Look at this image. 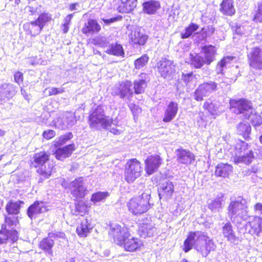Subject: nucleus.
<instances>
[{
    "mask_svg": "<svg viewBox=\"0 0 262 262\" xmlns=\"http://www.w3.org/2000/svg\"><path fill=\"white\" fill-rule=\"evenodd\" d=\"M227 214L234 224H241L247 220L250 215L246 200L242 197L231 200L227 207Z\"/></svg>",
    "mask_w": 262,
    "mask_h": 262,
    "instance_id": "obj_1",
    "label": "nucleus"
},
{
    "mask_svg": "<svg viewBox=\"0 0 262 262\" xmlns=\"http://www.w3.org/2000/svg\"><path fill=\"white\" fill-rule=\"evenodd\" d=\"M231 109L235 114H243L245 119L250 120L255 125L262 123L261 117L253 113V108L251 103L244 99L234 100L230 101Z\"/></svg>",
    "mask_w": 262,
    "mask_h": 262,
    "instance_id": "obj_2",
    "label": "nucleus"
},
{
    "mask_svg": "<svg viewBox=\"0 0 262 262\" xmlns=\"http://www.w3.org/2000/svg\"><path fill=\"white\" fill-rule=\"evenodd\" d=\"M215 51L214 46H204L200 53L189 54V63L196 69H200L205 64L209 65L214 60Z\"/></svg>",
    "mask_w": 262,
    "mask_h": 262,
    "instance_id": "obj_3",
    "label": "nucleus"
},
{
    "mask_svg": "<svg viewBox=\"0 0 262 262\" xmlns=\"http://www.w3.org/2000/svg\"><path fill=\"white\" fill-rule=\"evenodd\" d=\"M89 119L90 126L93 129H108L112 123V119L105 115L104 108L101 105L97 106L89 115Z\"/></svg>",
    "mask_w": 262,
    "mask_h": 262,
    "instance_id": "obj_4",
    "label": "nucleus"
},
{
    "mask_svg": "<svg viewBox=\"0 0 262 262\" xmlns=\"http://www.w3.org/2000/svg\"><path fill=\"white\" fill-rule=\"evenodd\" d=\"M150 195L143 193L141 195L132 199L127 203L129 211L135 215L146 212L149 208Z\"/></svg>",
    "mask_w": 262,
    "mask_h": 262,
    "instance_id": "obj_5",
    "label": "nucleus"
},
{
    "mask_svg": "<svg viewBox=\"0 0 262 262\" xmlns=\"http://www.w3.org/2000/svg\"><path fill=\"white\" fill-rule=\"evenodd\" d=\"M33 158L34 161L32 163L33 165L36 167H40L37 170L38 173L45 179L49 178L53 170L52 166L49 165L48 167L47 168L45 165L49 160V155L45 152H40L35 154Z\"/></svg>",
    "mask_w": 262,
    "mask_h": 262,
    "instance_id": "obj_6",
    "label": "nucleus"
},
{
    "mask_svg": "<svg viewBox=\"0 0 262 262\" xmlns=\"http://www.w3.org/2000/svg\"><path fill=\"white\" fill-rule=\"evenodd\" d=\"M142 168L140 162L136 159L129 160L126 164L124 178L128 183L133 182L141 176Z\"/></svg>",
    "mask_w": 262,
    "mask_h": 262,
    "instance_id": "obj_7",
    "label": "nucleus"
},
{
    "mask_svg": "<svg viewBox=\"0 0 262 262\" xmlns=\"http://www.w3.org/2000/svg\"><path fill=\"white\" fill-rule=\"evenodd\" d=\"M17 216H6L5 223L3 224L0 233L4 234L8 238H10L13 242H15L18 238L17 231L13 229V226H15L18 223Z\"/></svg>",
    "mask_w": 262,
    "mask_h": 262,
    "instance_id": "obj_8",
    "label": "nucleus"
},
{
    "mask_svg": "<svg viewBox=\"0 0 262 262\" xmlns=\"http://www.w3.org/2000/svg\"><path fill=\"white\" fill-rule=\"evenodd\" d=\"M206 238L204 233L197 231L190 232L187 238L184 241L183 250L185 252H188L194 246L196 249V246H200L201 243H203Z\"/></svg>",
    "mask_w": 262,
    "mask_h": 262,
    "instance_id": "obj_9",
    "label": "nucleus"
},
{
    "mask_svg": "<svg viewBox=\"0 0 262 262\" xmlns=\"http://www.w3.org/2000/svg\"><path fill=\"white\" fill-rule=\"evenodd\" d=\"M157 69L162 77L168 79L172 78L176 72L173 62L166 58H162L157 63Z\"/></svg>",
    "mask_w": 262,
    "mask_h": 262,
    "instance_id": "obj_10",
    "label": "nucleus"
},
{
    "mask_svg": "<svg viewBox=\"0 0 262 262\" xmlns=\"http://www.w3.org/2000/svg\"><path fill=\"white\" fill-rule=\"evenodd\" d=\"M132 85L130 81H122L113 88L112 93L114 95L118 96L122 99L130 100L133 95L131 89Z\"/></svg>",
    "mask_w": 262,
    "mask_h": 262,
    "instance_id": "obj_11",
    "label": "nucleus"
},
{
    "mask_svg": "<svg viewBox=\"0 0 262 262\" xmlns=\"http://www.w3.org/2000/svg\"><path fill=\"white\" fill-rule=\"evenodd\" d=\"M216 87L217 84L211 81L201 84L194 92V99L197 101H202L204 97L208 96L215 91Z\"/></svg>",
    "mask_w": 262,
    "mask_h": 262,
    "instance_id": "obj_12",
    "label": "nucleus"
},
{
    "mask_svg": "<svg viewBox=\"0 0 262 262\" xmlns=\"http://www.w3.org/2000/svg\"><path fill=\"white\" fill-rule=\"evenodd\" d=\"M248 59L251 69L262 70V50L260 48L252 49L248 54Z\"/></svg>",
    "mask_w": 262,
    "mask_h": 262,
    "instance_id": "obj_13",
    "label": "nucleus"
},
{
    "mask_svg": "<svg viewBox=\"0 0 262 262\" xmlns=\"http://www.w3.org/2000/svg\"><path fill=\"white\" fill-rule=\"evenodd\" d=\"M248 144L245 142L241 143V147L239 148L238 155H236L234 158L235 163H243L249 164L252 162L254 159L253 152L251 149L247 148Z\"/></svg>",
    "mask_w": 262,
    "mask_h": 262,
    "instance_id": "obj_14",
    "label": "nucleus"
},
{
    "mask_svg": "<svg viewBox=\"0 0 262 262\" xmlns=\"http://www.w3.org/2000/svg\"><path fill=\"white\" fill-rule=\"evenodd\" d=\"M64 234L62 232L49 233L48 236L43 238L39 244L40 248L50 256H52V248L54 243V241L58 238H63Z\"/></svg>",
    "mask_w": 262,
    "mask_h": 262,
    "instance_id": "obj_15",
    "label": "nucleus"
},
{
    "mask_svg": "<svg viewBox=\"0 0 262 262\" xmlns=\"http://www.w3.org/2000/svg\"><path fill=\"white\" fill-rule=\"evenodd\" d=\"M108 233L119 245H121L125 238L129 236L127 228L124 226L122 227L119 224L112 225Z\"/></svg>",
    "mask_w": 262,
    "mask_h": 262,
    "instance_id": "obj_16",
    "label": "nucleus"
},
{
    "mask_svg": "<svg viewBox=\"0 0 262 262\" xmlns=\"http://www.w3.org/2000/svg\"><path fill=\"white\" fill-rule=\"evenodd\" d=\"M69 189L73 195L77 199L84 198L86 191L82 177L76 179L71 182L69 185Z\"/></svg>",
    "mask_w": 262,
    "mask_h": 262,
    "instance_id": "obj_17",
    "label": "nucleus"
},
{
    "mask_svg": "<svg viewBox=\"0 0 262 262\" xmlns=\"http://www.w3.org/2000/svg\"><path fill=\"white\" fill-rule=\"evenodd\" d=\"M48 210L47 203L37 201L28 208L27 214L32 220L35 219L38 214L44 213Z\"/></svg>",
    "mask_w": 262,
    "mask_h": 262,
    "instance_id": "obj_18",
    "label": "nucleus"
},
{
    "mask_svg": "<svg viewBox=\"0 0 262 262\" xmlns=\"http://www.w3.org/2000/svg\"><path fill=\"white\" fill-rule=\"evenodd\" d=\"M145 170L148 174L156 171L162 163V159L158 155L149 156L145 160Z\"/></svg>",
    "mask_w": 262,
    "mask_h": 262,
    "instance_id": "obj_19",
    "label": "nucleus"
},
{
    "mask_svg": "<svg viewBox=\"0 0 262 262\" xmlns=\"http://www.w3.org/2000/svg\"><path fill=\"white\" fill-rule=\"evenodd\" d=\"M15 86L10 83H4L0 85V100H9L16 94Z\"/></svg>",
    "mask_w": 262,
    "mask_h": 262,
    "instance_id": "obj_20",
    "label": "nucleus"
},
{
    "mask_svg": "<svg viewBox=\"0 0 262 262\" xmlns=\"http://www.w3.org/2000/svg\"><path fill=\"white\" fill-rule=\"evenodd\" d=\"M178 163L183 164H189L195 160L194 155L188 150L179 148L176 151Z\"/></svg>",
    "mask_w": 262,
    "mask_h": 262,
    "instance_id": "obj_21",
    "label": "nucleus"
},
{
    "mask_svg": "<svg viewBox=\"0 0 262 262\" xmlns=\"http://www.w3.org/2000/svg\"><path fill=\"white\" fill-rule=\"evenodd\" d=\"M174 192V186L173 183L167 181L163 183L158 190L159 196L160 199L168 200L171 198Z\"/></svg>",
    "mask_w": 262,
    "mask_h": 262,
    "instance_id": "obj_22",
    "label": "nucleus"
},
{
    "mask_svg": "<svg viewBox=\"0 0 262 262\" xmlns=\"http://www.w3.org/2000/svg\"><path fill=\"white\" fill-rule=\"evenodd\" d=\"M178 111V103L174 101L170 102L165 110L163 121L164 122L171 121L176 116Z\"/></svg>",
    "mask_w": 262,
    "mask_h": 262,
    "instance_id": "obj_23",
    "label": "nucleus"
},
{
    "mask_svg": "<svg viewBox=\"0 0 262 262\" xmlns=\"http://www.w3.org/2000/svg\"><path fill=\"white\" fill-rule=\"evenodd\" d=\"M222 232L225 238L229 242L233 244H237L238 238L235 235L233 230V227L230 222L224 224L222 228Z\"/></svg>",
    "mask_w": 262,
    "mask_h": 262,
    "instance_id": "obj_24",
    "label": "nucleus"
},
{
    "mask_svg": "<svg viewBox=\"0 0 262 262\" xmlns=\"http://www.w3.org/2000/svg\"><path fill=\"white\" fill-rule=\"evenodd\" d=\"M74 150H75L74 144H69L63 147L57 148L55 152V157L59 160L63 161L69 157Z\"/></svg>",
    "mask_w": 262,
    "mask_h": 262,
    "instance_id": "obj_25",
    "label": "nucleus"
},
{
    "mask_svg": "<svg viewBox=\"0 0 262 262\" xmlns=\"http://www.w3.org/2000/svg\"><path fill=\"white\" fill-rule=\"evenodd\" d=\"M100 30L101 26L98 22L96 20L90 19L85 24L82 31L83 33L89 36L98 33Z\"/></svg>",
    "mask_w": 262,
    "mask_h": 262,
    "instance_id": "obj_26",
    "label": "nucleus"
},
{
    "mask_svg": "<svg viewBox=\"0 0 262 262\" xmlns=\"http://www.w3.org/2000/svg\"><path fill=\"white\" fill-rule=\"evenodd\" d=\"M129 235L125 238L120 246L123 245L124 249L127 251L133 252L138 249L142 245L141 242L138 238H129Z\"/></svg>",
    "mask_w": 262,
    "mask_h": 262,
    "instance_id": "obj_27",
    "label": "nucleus"
},
{
    "mask_svg": "<svg viewBox=\"0 0 262 262\" xmlns=\"http://www.w3.org/2000/svg\"><path fill=\"white\" fill-rule=\"evenodd\" d=\"M223 197V195L221 194L217 195L213 199L208 200V208L214 212L220 211L225 204Z\"/></svg>",
    "mask_w": 262,
    "mask_h": 262,
    "instance_id": "obj_28",
    "label": "nucleus"
},
{
    "mask_svg": "<svg viewBox=\"0 0 262 262\" xmlns=\"http://www.w3.org/2000/svg\"><path fill=\"white\" fill-rule=\"evenodd\" d=\"M232 170L233 167L231 165L220 163L216 166L214 173L216 177L227 178Z\"/></svg>",
    "mask_w": 262,
    "mask_h": 262,
    "instance_id": "obj_29",
    "label": "nucleus"
},
{
    "mask_svg": "<svg viewBox=\"0 0 262 262\" xmlns=\"http://www.w3.org/2000/svg\"><path fill=\"white\" fill-rule=\"evenodd\" d=\"M137 0H121L117 9L120 13H129L137 6Z\"/></svg>",
    "mask_w": 262,
    "mask_h": 262,
    "instance_id": "obj_30",
    "label": "nucleus"
},
{
    "mask_svg": "<svg viewBox=\"0 0 262 262\" xmlns=\"http://www.w3.org/2000/svg\"><path fill=\"white\" fill-rule=\"evenodd\" d=\"M156 231V228L152 224L143 223L140 225L138 232L140 236L145 238L153 236Z\"/></svg>",
    "mask_w": 262,
    "mask_h": 262,
    "instance_id": "obj_31",
    "label": "nucleus"
},
{
    "mask_svg": "<svg viewBox=\"0 0 262 262\" xmlns=\"http://www.w3.org/2000/svg\"><path fill=\"white\" fill-rule=\"evenodd\" d=\"M129 38L133 43L143 45L147 40L148 36L138 30L133 31L129 35Z\"/></svg>",
    "mask_w": 262,
    "mask_h": 262,
    "instance_id": "obj_32",
    "label": "nucleus"
},
{
    "mask_svg": "<svg viewBox=\"0 0 262 262\" xmlns=\"http://www.w3.org/2000/svg\"><path fill=\"white\" fill-rule=\"evenodd\" d=\"M160 8V3L158 1L150 0L143 3V11L148 14H155Z\"/></svg>",
    "mask_w": 262,
    "mask_h": 262,
    "instance_id": "obj_33",
    "label": "nucleus"
},
{
    "mask_svg": "<svg viewBox=\"0 0 262 262\" xmlns=\"http://www.w3.org/2000/svg\"><path fill=\"white\" fill-rule=\"evenodd\" d=\"M92 229V226L90 224L89 220L84 219L81 221L80 225L77 226L76 232L79 236L85 237L90 232Z\"/></svg>",
    "mask_w": 262,
    "mask_h": 262,
    "instance_id": "obj_34",
    "label": "nucleus"
},
{
    "mask_svg": "<svg viewBox=\"0 0 262 262\" xmlns=\"http://www.w3.org/2000/svg\"><path fill=\"white\" fill-rule=\"evenodd\" d=\"M146 76V75L145 74L142 73L140 75V78L135 80L134 89L136 94H141L144 92L147 85Z\"/></svg>",
    "mask_w": 262,
    "mask_h": 262,
    "instance_id": "obj_35",
    "label": "nucleus"
},
{
    "mask_svg": "<svg viewBox=\"0 0 262 262\" xmlns=\"http://www.w3.org/2000/svg\"><path fill=\"white\" fill-rule=\"evenodd\" d=\"M221 6V11L224 14L231 16L235 12L233 0H223Z\"/></svg>",
    "mask_w": 262,
    "mask_h": 262,
    "instance_id": "obj_36",
    "label": "nucleus"
},
{
    "mask_svg": "<svg viewBox=\"0 0 262 262\" xmlns=\"http://www.w3.org/2000/svg\"><path fill=\"white\" fill-rule=\"evenodd\" d=\"M207 237L204 241L205 242V246H196V250L202 253V254L206 256L210 251L214 249V245L213 241L211 239H207Z\"/></svg>",
    "mask_w": 262,
    "mask_h": 262,
    "instance_id": "obj_37",
    "label": "nucleus"
},
{
    "mask_svg": "<svg viewBox=\"0 0 262 262\" xmlns=\"http://www.w3.org/2000/svg\"><path fill=\"white\" fill-rule=\"evenodd\" d=\"M20 202H10L8 203L6 206V210L8 215H5V216H16V215L19 212L20 207Z\"/></svg>",
    "mask_w": 262,
    "mask_h": 262,
    "instance_id": "obj_38",
    "label": "nucleus"
},
{
    "mask_svg": "<svg viewBox=\"0 0 262 262\" xmlns=\"http://www.w3.org/2000/svg\"><path fill=\"white\" fill-rule=\"evenodd\" d=\"M220 105L216 101H207L204 105L205 108L207 109L208 112L212 115H218L220 113Z\"/></svg>",
    "mask_w": 262,
    "mask_h": 262,
    "instance_id": "obj_39",
    "label": "nucleus"
},
{
    "mask_svg": "<svg viewBox=\"0 0 262 262\" xmlns=\"http://www.w3.org/2000/svg\"><path fill=\"white\" fill-rule=\"evenodd\" d=\"M251 132V126L248 122H241L237 125V132L247 139Z\"/></svg>",
    "mask_w": 262,
    "mask_h": 262,
    "instance_id": "obj_40",
    "label": "nucleus"
},
{
    "mask_svg": "<svg viewBox=\"0 0 262 262\" xmlns=\"http://www.w3.org/2000/svg\"><path fill=\"white\" fill-rule=\"evenodd\" d=\"M106 53L115 56H122L124 54L122 47L117 43H112L106 50Z\"/></svg>",
    "mask_w": 262,
    "mask_h": 262,
    "instance_id": "obj_41",
    "label": "nucleus"
},
{
    "mask_svg": "<svg viewBox=\"0 0 262 262\" xmlns=\"http://www.w3.org/2000/svg\"><path fill=\"white\" fill-rule=\"evenodd\" d=\"M259 224V217L258 216L255 217L252 222H249L247 226H249L251 228V229L249 231V233L251 234L258 235L261 232Z\"/></svg>",
    "mask_w": 262,
    "mask_h": 262,
    "instance_id": "obj_42",
    "label": "nucleus"
},
{
    "mask_svg": "<svg viewBox=\"0 0 262 262\" xmlns=\"http://www.w3.org/2000/svg\"><path fill=\"white\" fill-rule=\"evenodd\" d=\"M233 59V57L232 56H227L223 58L220 62L218 63L216 66V73L217 74H223L225 68H226L229 64L230 63V61Z\"/></svg>",
    "mask_w": 262,
    "mask_h": 262,
    "instance_id": "obj_43",
    "label": "nucleus"
},
{
    "mask_svg": "<svg viewBox=\"0 0 262 262\" xmlns=\"http://www.w3.org/2000/svg\"><path fill=\"white\" fill-rule=\"evenodd\" d=\"M109 195L107 192H101L99 191L93 193L92 195L91 201L94 204H96L97 203L100 202H103L105 201L106 197Z\"/></svg>",
    "mask_w": 262,
    "mask_h": 262,
    "instance_id": "obj_44",
    "label": "nucleus"
},
{
    "mask_svg": "<svg viewBox=\"0 0 262 262\" xmlns=\"http://www.w3.org/2000/svg\"><path fill=\"white\" fill-rule=\"evenodd\" d=\"M86 205L82 202H79L75 205V209L72 210V212L75 215H80L83 216L86 212Z\"/></svg>",
    "mask_w": 262,
    "mask_h": 262,
    "instance_id": "obj_45",
    "label": "nucleus"
},
{
    "mask_svg": "<svg viewBox=\"0 0 262 262\" xmlns=\"http://www.w3.org/2000/svg\"><path fill=\"white\" fill-rule=\"evenodd\" d=\"M199 28V26L195 24L191 23L188 27H187L184 32H181V35L182 38L185 39L190 37L192 33L196 31Z\"/></svg>",
    "mask_w": 262,
    "mask_h": 262,
    "instance_id": "obj_46",
    "label": "nucleus"
},
{
    "mask_svg": "<svg viewBox=\"0 0 262 262\" xmlns=\"http://www.w3.org/2000/svg\"><path fill=\"white\" fill-rule=\"evenodd\" d=\"M43 28L36 20L30 23V33L32 36H36L39 34Z\"/></svg>",
    "mask_w": 262,
    "mask_h": 262,
    "instance_id": "obj_47",
    "label": "nucleus"
},
{
    "mask_svg": "<svg viewBox=\"0 0 262 262\" xmlns=\"http://www.w3.org/2000/svg\"><path fill=\"white\" fill-rule=\"evenodd\" d=\"M51 15L49 13H42L38 16L36 20V21L43 28L46 24L51 20Z\"/></svg>",
    "mask_w": 262,
    "mask_h": 262,
    "instance_id": "obj_48",
    "label": "nucleus"
},
{
    "mask_svg": "<svg viewBox=\"0 0 262 262\" xmlns=\"http://www.w3.org/2000/svg\"><path fill=\"white\" fill-rule=\"evenodd\" d=\"M148 60V57L144 55L135 61L134 64L136 69H140L145 66Z\"/></svg>",
    "mask_w": 262,
    "mask_h": 262,
    "instance_id": "obj_49",
    "label": "nucleus"
},
{
    "mask_svg": "<svg viewBox=\"0 0 262 262\" xmlns=\"http://www.w3.org/2000/svg\"><path fill=\"white\" fill-rule=\"evenodd\" d=\"M72 137V134L69 133L68 134L60 136L58 140H56L54 142V145L56 147H58L61 145L64 144L67 141L70 140Z\"/></svg>",
    "mask_w": 262,
    "mask_h": 262,
    "instance_id": "obj_50",
    "label": "nucleus"
},
{
    "mask_svg": "<svg viewBox=\"0 0 262 262\" xmlns=\"http://www.w3.org/2000/svg\"><path fill=\"white\" fill-rule=\"evenodd\" d=\"M55 126L60 129H65L68 127L67 123L63 122L62 119L59 118L55 122Z\"/></svg>",
    "mask_w": 262,
    "mask_h": 262,
    "instance_id": "obj_51",
    "label": "nucleus"
},
{
    "mask_svg": "<svg viewBox=\"0 0 262 262\" xmlns=\"http://www.w3.org/2000/svg\"><path fill=\"white\" fill-rule=\"evenodd\" d=\"M43 137L47 140H49L55 136V132L53 130H48L43 132Z\"/></svg>",
    "mask_w": 262,
    "mask_h": 262,
    "instance_id": "obj_52",
    "label": "nucleus"
},
{
    "mask_svg": "<svg viewBox=\"0 0 262 262\" xmlns=\"http://www.w3.org/2000/svg\"><path fill=\"white\" fill-rule=\"evenodd\" d=\"M63 92L64 90L62 88H51L49 90V95H55L59 93H62Z\"/></svg>",
    "mask_w": 262,
    "mask_h": 262,
    "instance_id": "obj_53",
    "label": "nucleus"
},
{
    "mask_svg": "<svg viewBox=\"0 0 262 262\" xmlns=\"http://www.w3.org/2000/svg\"><path fill=\"white\" fill-rule=\"evenodd\" d=\"M194 35L197 36L200 41L204 40L208 36L205 28H203L200 33H196Z\"/></svg>",
    "mask_w": 262,
    "mask_h": 262,
    "instance_id": "obj_54",
    "label": "nucleus"
},
{
    "mask_svg": "<svg viewBox=\"0 0 262 262\" xmlns=\"http://www.w3.org/2000/svg\"><path fill=\"white\" fill-rule=\"evenodd\" d=\"M15 81L20 84L23 81V74L20 72H17L14 75Z\"/></svg>",
    "mask_w": 262,
    "mask_h": 262,
    "instance_id": "obj_55",
    "label": "nucleus"
},
{
    "mask_svg": "<svg viewBox=\"0 0 262 262\" xmlns=\"http://www.w3.org/2000/svg\"><path fill=\"white\" fill-rule=\"evenodd\" d=\"M66 119H67V123L68 126L73 125L76 122L75 117L71 114H69Z\"/></svg>",
    "mask_w": 262,
    "mask_h": 262,
    "instance_id": "obj_56",
    "label": "nucleus"
},
{
    "mask_svg": "<svg viewBox=\"0 0 262 262\" xmlns=\"http://www.w3.org/2000/svg\"><path fill=\"white\" fill-rule=\"evenodd\" d=\"M193 74L192 73H188L186 74H183V79L185 82L187 83L192 78Z\"/></svg>",
    "mask_w": 262,
    "mask_h": 262,
    "instance_id": "obj_57",
    "label": "nucleus"
},
{
    "mask_svg": "<svg viewBox=\"0 0 262 262\" xmlns=\"http://www.w3.org/2000/svg\"><path fill=\"white\" fill-rule=\"evenodd\" d=\"M25 10L26 12L29 13V15H31L34 14L36 12V9H34L33 7L30 6H26Z\"/></svg>",
    "mask_w": 262,
    "mask_h": 262,
    "instance_id": "obj_58",
    "label": "nucleus"
},
{
    "mask_svg": "<svg viewBox=\"0 0 262 262\" xmlns=\"http://www.w3.org/2000/svg\"><path fill=\"white\" fill-rule=\"evenodd\" d=\"M103 22L105 25H108L111 24L117 21L118 20L117 17H113L110 19H103Z\"/></svg>",
    "mask_w": 262,
    "mask_h": 262,
    "instance_id": "obj_59",
    "label": "nucleus"
},
{
    "mask_svg": "<svg viewBox=\"0 0 262 262\" xmlns=\"http://www.w3.org/2000/svg\"><path fill=\"white\" fill-rule=\"evenodd\" d=\"M112 123L111 124V125L108 129H110V132L115 135H120L122 133V130L117 129L116 128L112 127Z\"/></svg>",
    "mask_w": 262,
    "mask_h": 262,
    "instance_id": "obj_60",
    "label": "nucleus"
},
{
    "mask_svg": "<svg viewBox=\"0 0 262 262\" xmlns=\"http://www.w3.org/2000/svg\"><path fill=\"white\" fill-rule=\"evenodd\" d=\"M254 210L262 214V204L260 203H256L254 205Z\"/></svg>",
    "mask_w": 262,
    "mask_h": 262,
    "instance_id": "obj_61",
    "label": "nucleus"
},
{
    "mask_svg": "<svg viewBox=\"0 0 262 262\" xmlns=\"http://www.w3.org/2000/svg\"><path fill=\"white\" fill-rule=\"evenodd\" d=\"M258 170V167L257 166L254 165L253 166L251 169H248L247 171L245 172L246 174H250L252 173H256Z\"/></svg>",
    "mask_w": 262,
    "mask_h": 262,
    "instance_id": "obj_62",
    "label": "nucleus"
},
{
    "mask_svg": "<svg viewBox=\"0 0 262 262\" xmlns=\"http://www.w3.org/2000/svg\"><path fill=\"white\" fill-rule=\"evenodd\" d=\"M73 14H69L68 15H67L64 19V24L70 25L71 19L73 18Z\"/></svg>",
    "mask_w": 262,
    "mask_h": 262,
    "instance_id": "obj_63",
    "label": "nucleus"
},
{
    "mask_svg": "<svg viewBox=\"0 0 262 262\" xmlns=\"http://www.w3.org/2000/svg\"><path fill=\"white\" fill-rule=\"evenodd\" d=\"M206 30V34L207 36L211 35L214 32V28L212 27H208L207 29L205 28Z\"/></svg>",
    "mask_w": 262,
    "mask_h": 262,
    "instance_id": "obj_64",
    "label": "nucleus"
}]
</instances>
